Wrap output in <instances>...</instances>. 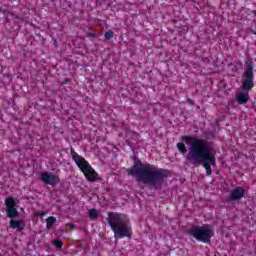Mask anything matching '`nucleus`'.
<instances>
[{
    "instance_id": "f257e3e1",
    "label": "nucleus",
    "mask_w": 256,
    "mask_h": 256,
    "mask_svg": "<svg viewBox=\"0 0 256 256\" xmlns=\"http://www.w3.org/2000/svg\"><path fill=\"white\" fill-rule=\"evenodd\" d=\"M181 141L189 145L188 150L185 143L179 142L176 144L178 151L182 155H186V161L193 167H204L206 175H213V169L217 165V159L213 154V144L211 142L193 136H182Z\"/></svg>"
},
{
    "instance_id": "f03ea898",
    "label": "nucleus",
    "mask_w": 256,
    "mask_h": 256,
    "mask_svg": "<svg viewBox=\"0 0 256 256\" xmlns=\"http://www.w3.org/2000/svg\"><path fill=\"white\" fill-rule=\"evenodd\" d=\"M126 171L128 177H135L138 183L148 185L149 189H154V191H161L165 179L169 177V172L166 169L141 161L135 162Z\"/></svg>"
},
{
    "instance_id": "7ed1b4c3",
    "label": "nucleus",
    "mask_w": 256,
    "mask_h": 256,
    "mask_svg": "<svg viewBox=\"0 0 256 256\" xmlns=\"http://www.w3.org/2000/svg\"><path fill=\"white\" fill-rule=\"evenodd\" d=\"M106 221L110 225L115 239H123V237L131 239L133 237V230L129 224V218L125 214L109 212Z\"/></svg>"
},
{
    "instance_id": "20e7f679",
    "label": "nucleus",
    "mask_w": 256,
    "mask_h": 256,
    "mask_svg": "<svg viewBox=\"0 0 256 256\" xmlns=\"http://www.w3.org/2000/svg\"><path fill=\"white\" fill-rule=\"evenodd\" d=\"M187 235L193 237L196 241L211 243V237L215 235V229L209 224H204L202 226L193 225L187 230Z\"/></svg>"
},
{
    "instance_id": "39448f33",
    "label": "nucleus",
    "mask_w": 256,
    "mask_h": 256,
    "mask_svg": "<svg viewBox=\"0 0 256 256\" xmlns=\"http://www.w3.org/2000/svg\"><path fill=\"white\" fill-rule=\"evenodd\" d=\"M71 155L73 161H75L76 165L81 169L82 173H84L86 179L90 183H95V181H99V174L94 171V169L89 165V162L85 160V158L79 156L75 150H71Z\"/></svg>"
},
{
    "instance_id": "423d86ee",
    "label": "nucleus",
    "mask_w": 256,
    "mask_h": 256,
    "mask_svg": "<svg viewBox=\"0 0 256 256\" xmlns=\"http://www.w3.org/2000/svg\"><path fill=\"white\" fill-rule=\"evenodd\" d=\"M253 61L247 60L244 73L242 74V89L243 91H251L255 87V82H253Z\"/></svg>"
},
{
    "instance_id": "0eeeda50",
    "label": "nucleus",
    "mask_w": 256,
    "mask_h": 256,
    "mask_svg": "<svg viewBox=\"0 0 256 256\" xmlns=\"http://www.w3.org/2000/svg\"><path fill=\"white\" fill-rule=\"evenodd\" d=\"M6 205V215L9 217V219H17L19 217V211H17V203L15 202V199L13 197H8L5 200Z\"/></svg>"
},
{
    "instance_id": "6e6552de",
    "label": "nucleus",
    "mask_w": 256,
    "mask_h": 256,
    "mask_svg": "<svg viewBox=\"0 0 256 256\" xmlns=\"http://www.w3.org/2000/svg\"><path fill=\"white\" fill-rule=\"evenodd\" d=\"M40 181L45 183V185H51L52 187H55V185H59V183H61L59 175L50 172H41Z\"/></svg>"
},
{
    "instance_id": "1a4fd4ad",
    "label": "nucleus",
    "mask_w": 256,
    "mask_h": 256,
    "mask_svg": "<svg viewBox=\"0 0 256 256\" xmlns=\"http://www.w3.org/2000/svg\"><path fill=\"white\" fill-rule=\"evenodd\" d=\"M243 197H245V188L243 187H236L230 193L231 201H241Z\"/></svg>"
},
{
    "instance_id": "9d476101",
    "label": "nucleus",
    "mask_w": 256,
    "mask_h": 256,
    "mask_svg": "<svg viewBox=\"0 0 256 256\" xmlns=\"http://www.w3.org/2000/svg\"><path fill=\"white\" fill-rule=\"evenodd\" d=\"M25 221L23 220H17V219H11L10 220V227L11 229H15L18 233L20 231H23L25 229Z\"/></svg>"
},
{
    "instance_id": "9b49d317",
    "label": "nucleus",
    "mask_w": 256,
    "mask_h": 256,
    "mask_svg": "<svg viewBox=\"0 0 256 256\" xmlns=\"http://www.w3.org/2000/svg\"><path fill=\"white\" fill-rule=\"evenodd\" d=\"M236 101L239 105H245L246 103H248L249 101V94L245 93V92H240L237 96H236Z\"/></svg>"
},
{
    "instance_id": "f8f14e48",
    "label": "nucleus",
    "mask_w": 256,
    "mask_h": 256,
    "mask_svg": "<svg viewBox=\"0 0 256 256\" xmlns=\"http://www.w3.org/2000/svg\"><path fill=\"white\" fill-rule=\"evenodd\" d=\"M55 221H56L55 217H53V216L48 217L46 219V222H47L46 227H47V229H51V227H53V225H55Z\"/></svg>"
},
{
    "instance_id": "ddd939ff",
    "label": "nucleus",
    "mask_w": 256,
    "mask_h": 256,
    "mask_svg": "<svg viewBox=\"0 0 256 256\" xmlns=\"http://www.w3.org/2000/svg\"><path fill=\"white\" fill-rule=\"evenodd\" d=\"M89 217L91 219H97V217H99V212L97 210H95V209H91L89 211Z\"/></svg>"
},
{
    "instance_id": "4468645a",
    "label": "nucleus",
    "mask_w": 256,
    "mask_h": 256,
    "mask_svg": "<svg viewBox=\"0 0 256 256\" xmlns=\"http://www.w3.org/2000/svg\"><path fill=\"white\" fill-rule=\"evenodd\" d=\"M113 35H114L113 31L109 30L105 33L104 37L105 39L109 40V39H113Z\"/></svg>"
},
{
    "instance_id": "2eb2a0df",
    "label": "nucleus",
    "mask_w": 256,
    "mask_h": 256,
    "mask_svg": "<svg viewBox=\"0 0 256 256\" xmlns=\"http://www.w3.org/2000/svg\"><path fill=\"white\" fill-rule=\"evenodd\" d=\"M55 247H58V249H61L63 247V242L61 240H54Z\"/></svg>"
},
{
    "instance_id": "dca6fc26",
    "label": "nucleus",
    "mask_w": 256,
    "mask_h": 256,
    "mask_svg": "<svg viewBox=\"0 0 256 256\" xmlns=\"http://www.w3.org/2000/svg\"><path fill=\"white\" fill-rule=\"evenodd\" d=\"M36 216H37V217H43V216H45V211H38V212H36Z\"/></svg>"
},
{
    "instance_id": "f3484780",
    "label": "nucleus",
    "mask_w": 256,
    "mask_h": 256,
    "mask_svg": "<svg viewBox=\"0 0 256 256\" xmlns=\"http://www.w3.org/2000/svg\"><path fill=\"white\" fill-rule=\"evenodd\" d=\"M88 36H89V37H95V34L90 33V34H88Z\"/></svg>"
},
{
    "instance_id": "a211bd4d",
    "label": "nucleus",
    "mask_w": 256,
    "mask_h": 256,
    "mask_svg": "<svg viewBox=\"0 0 256 256\" xmlns=\"http://www.w3.org/2000/svg\"><path fill=\"white\" fill-rule=\"evenodd\" d=\"M188 101H189V103H191V99H189Z\"/></svg>"
}]
</instances>
